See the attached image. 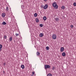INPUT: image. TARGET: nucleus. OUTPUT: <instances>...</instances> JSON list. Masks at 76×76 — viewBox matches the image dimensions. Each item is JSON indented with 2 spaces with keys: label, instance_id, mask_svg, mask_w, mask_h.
I'll use <instances>...</instances> for the list:
<instances>
[{
  "label": "nucleus",
  "instance_id": "nucleus-1",
  "mask_svg": "<svg viewBox=\"0 0 76 76\" xmlns=\"http://www.w3.org/2000/svg\"><path fill=\"white\" fill-rule=\"evenodd\" d=\"M53 7H54L56 9H57L58 8V5L56 4V2L53 4Z\"/></svg>",
  "mask_w": 76,
  "mask_h": 76
},
{
  "label": "nucleus",
  "instance_id": "nucleus-2",
  "mask_svg": "<svg viewBox=\"0 0 76 76\" xmlns=\"http://www.w3.org/2000/svg\"><path fill=\"white\" fill-rule=\"evenodd\" d=\"M50 67L49 65H45V69H50Z\"/></svg>",
  "mask_w": 76,
  "mask_h": 76
},
{
  "label": "nucleus",
  "instance_id": "nucleus-3",
  "mask_svg": "<svg viewBox=\"0 0 76 76\" xmlns=\"http://www.w3.org/2000/svg\"><path fill=\"white\" fill-rule=\"evenodd\" d=\"M52 38L53 39H56L57 38V36L56 34H54L52 35Z\"/></svg>",
  "mask_w": 76,
  "mask_h": 76
},
{
  "label": "nucleus",
  "instance_id": "nucleus-4",
  "mask_svg": "<svg viewBox=\"0 0 76 76\" xmlns=\"http://www.w3.org/2000/svg\"><path fill=\"white\" fill-rule=\"evenodd\" d=\"M64 50V48L63 47H62L61 48L60 51L61 52H63Z\"/></svg>",
  "mask_w": 76,
  "mask_h": 76
},
{
  "label": "nucleus",
  "instance_id": "nucleus-5",
  "mask_svg": "<svg viewBox=\"0 0 76 76\" xmlns=\"http://www.w3.org/2000/svg\"><path fill=\"white\" fill-rule=\"evenodd\" d=\"M48 5L47 4L45 5L44 7V9H47V8L48 7Z\"/></svg>",
  "mask_w": 76,
  "mask_h": 76
},
{
  "label": "nucleus",
  "instance_id": "nucleus-6",
  "mask_svg": "<svg viewBox=\"0 0 76 76\" xmlns=\"http://www.w3.org/2000/svg\"><path fill=\"white\" fill-rule=\"evenodd\" d=\"M5 16H6V14L5 13H3L2 14V16L3 18H4L5 17Z\"/></svg>",
  "mask_w": 76,
  "mask_h": 76
},
{
  "label": "nucleus",
  "instance_id": "nucleus-7",
  "mask_svg": "<svg viewBox=\"0 0 76 76\" xmlns=\"http://www.w3.org/2000/svg\"><path fill=\"white\" fill-rule=\"evenodd\" d=\"M21 67L22 69H25V66L23 65H22L21 66Z\"/></svg>",
  "mask_w": 76,
  "mask_h": 76
},
{
  "label": "nucleus",
  "instance_id": "nucleus-8",
  "mask_svg": "<svg viewBox=\"0 0 76 76\" xmlns=\"http://www.w3.org/2000/svg\"><path fill=\"white\" fill-rule=\"evenodd\" d=\"M62 56L64 57H65L66 56V53H65L64 52L62 53Z\"/></svg>",
  "mask_w": 76,
  "mask_h": 76
},
{
  "label": "nucleus",
  "instance_id": "nucleus-9",
  "mask_svg": "<svg viewBox=\"0 0 76 76\" xmlns=\"http://www.w3.org/2000/svg\"><path fill=\"white\" fill-rule=\"evenodd\" d=\"M39 36L40 37H43V34L41 33L40 34Z\"/></svg>",
  "mask_w": 76,
  "mask_h": 76
},
{
  "label": "nucleus",
  "instance_id": "nucleus-10",
  "mask_svg": "<svg viewBox=\"0 0 76 76\" xmlns=\"http://www.w3.org/2000/svg\"><path fill=\"white\" fill-rule=\"evenodd\" d=\"M36 21L37 23H38L39 22V20H38V18L36 19Z\"/></svg>",
  "mask_w": 76,
  "mask_h": 76
},
{
  "label": "nucleus",
  "instance_id": "nucleus-11",
  "mask_svg": "<svg viewBox=\"0 0 76 76\" xmlns=\"http://www.w3.org/2000/svg\"><path fill=\"white\" fill-rule=\"evenodd\" d=\"M36 54L37 56H39V55H40V53L39 52H37L36 53Z\"/></svg>",
  "mask_w": 76,
  "mask_h": 76
},
{
  "label": "nucleus",
  "instance_id": "nucleus-12",
  "mask_svg": "<svg viewBox=\"0 0 76 76\" xmlns=\"http://www.w3.org/2000/svg\"><path fill=\"white\" fill-rule=\"evenodd\" d=\"M43 19L44 20H47V17L45 16H44L43 18Z\"/></svg>",
  "mask_w": 76,
  "mask_h": 76
},
{
  "label": "nucleus",
  "instance_id": "nucleus-13",
  "mask_svg": "<svg viewBox=\"0 0 76 76\" xmlns=\"http://www.w3.org/2000/svg\"><path fill=\"white\" fill-rule=\"evenodd\" d=\"M55 19L56 21H58V20H59V19H58V18H56Z\"/></svg>",
  "mask_w": 76,
  "mask_h": 76
},
{
  "label": "nucleus",
  "instance_id": "nucleus-14",
  "mask_svg": "<svg viewBox=\"0 0 76 76\" xmlns=\"http://www.w3.org/2000/svg\"><path fill=\"white\" fill-rule=\"evenodd\" d=\"M47 76H52L53 75H52V74H51V73H49L47 75Z\"/></svg>",
  "mask_w": 76,
  "mask_h": 76
},
{
  "label": "nucleus",
  "instance_id": "nucleus-15",
  "mask_svg": "<svg viewBox=\"0 0 76 76\" xmlns=\"http://www.w3.org/2000/svg\"><path fill=\"white\" fill-rule=\"evenodd\" d=\"M2 45L0 44V51H1V48H2Z\"/></svg>",
  "mask_w": 76,
  "mask_h": 76
},
{
  "label": "nucleus",
  "instance_id": "nucleus-16",
  "mask_svg": "<svg viewBox=\"0 0 76 76\" xmlns=\"http://www.w3.org/2000/svg\"><path fill=\"white\" fill-rule=\"evenodd\" d=\"M61 9L64 10V9L65 8V7L64 6H62L61 7Z\"/></svg>",
  "mask_w": 76,
  "mask_h": 76
},
{
  "label": "nucleus",
  "instance_id": "nucleus-17",
  "mask_svg": "<svg viewBox=\"0 0 76 76\" xmlns=\"http://www.w3.org/2000/svg\"><path fill=\"white\" fill-rule=\"evenodd\" d=\"M12 37H10V41H12Z\"/></svg>",
  "mask_w": 76,
  "mask_h": 76
},
{
  "label": "nucleus",
  "instance_id": "nucleus-18",
  "mask_svg": "<svg viewBox=\"0 0 76 76\" xmlns=\"http://www.w3.org/2000/svg\"><path fill=\"white\" fill-rule=\"evenodd\" d=\"M2 24L3 25H6V23L5 22H4V21L2 23Z\"/></svg>",
  "mask_w": 76,
  "mask_h": 76
},
{
  "label": "nucleus",
  "instance_id": "nucleus-19",
  "mask_svg": "<svg viewBox=\"0 0 76 76\" xmlns=\"http://www.w3.org/2000/svg\"><path fill=\"white\" fill-rule=\"evenodd\" d=\"M4 39H7V36L5 35L4 37Z\"/></svg>",
  "mask_w": 76,
  "mask_h": 76
},
{
  "label": "nucleus",
  "instance_id": "nucleus-20",
  "mask_svg": "<svg viewBox=\"0 0 76 76\" xmlns=\"http://www.w3.org/2000/svg\"><path fill=\"white\" fill-rule=\"evenodd\" d=\"M34 16H35V17H37V13H35L34 14Z\"/></svg>",
  "mask_w": 76,
  "mask_h": 76
},
{
  "label": "nucleus",
  "instance_id": "nucleus-21",
  "mask_svg": "<svg viewBox=\"0 0 76 76\" xmlns=\"http://www.w3.org/2000/svg\"><path fill=\"white\" fill-rule=\"evenodd\" d=\"M46 50H49V47L48 46L46 47Z\"/></svg>",
  "mask_w": 76,
  "mask_h": 76
},
{
  "label": "nucleus",
  "instance_id": "nucleus-22",
  "mask_svg": "<svg viewBox=\"0 0 76 76\" xmlns=\"http://www.w3.org/2000/svg\"><path fill=\"white\" fill-rule=\"evenodd\" d=\"M39 26L40 27H42L43 26V25L42 24H40Z\"/></svg>",
  "mask_w": 76,
  "mask_h": 76
},
{
  "label": "nucleus",
  "instance_id": "nucleus-23",
  "mask_svg": "<svg viewBox=\"0 0 76 76\" xmlns=\"http://www.w3.org/2000/svg\"><path fill=\"white\" fill-rule=\"evenodd\" d=\"M32 74L33 75H34L35 74V72H32Z\"/></svg>",
  "mask_w": 76,
  "mask_h": 76
},
{
  "label": "nucleus",
  "instance_id": "nucleus-24",
  "mask_svg": "<svg viewBox=\"0 0 76 76\" xmlns=\"http://www.w3.org/2000/svg\"><path fill=\"white\" fill-rule=\"evenodd\" d=\"M15 35H16V37H18V35H19V34H17V33H16Z\"/></svg>",
  "mask_w": 76,
  "mask_h": 76
},
{
  "label": "nucleus",
  "instance_id": "nucleus-25",
  "mask_svg": "<svg viewBox=\"0 0 76 76\" xmlns=\"http://www.w3.org/2000/svg\"><path fill=\"white\" fill-rule=\"evenodd\" d=\"M54 69H55V67L54 66H53L52 67V69L54 70Z\"/></svg>",
  "mask_w": 76,
  "mask_h": 76
},
{
  "label": "nucleus",
  "instance_id": "nucleus-26",
  "mask_svg": "<svg viewBox=\"0 0 76 76\" xmlns=\"http://www.w3.org/2000/svg\"><path fill=\"white\" fill-rule=\"evenodd\" d=\"M74 5L75 6H76V3H74Z\"/></svg>",
  "mask_w": 76,
  "mask_h": 76
},
{
  "label": "nucleus",
  "instance_id": "nucleus-27",
  "mask_svg": "<svg viewBox=\"0 0 76 76\" xmlns=\"http://www.w3.org/2000/svg\"><path fill=\"white\" fill-rule=\"evenodd\" d=\"M70 27L71 28H72L73 27V25H71Z\"/></svg>",
  "mask_w": 76,
  "mask_h": 76
},
{
  "label": "nucleus",
  "instance_id": "nucleus-28",
  "mask_svg": "<svg viewBox=\"0 0 76 76\" xmlns=\"http://www.w3.org/2000/svg\"><path fill=\"white\" fill-rule=\"evenodd\" d=\"M8 9H9V7H6L7 10H8Z\"/></svg>",
  "mask_w": 76,
  "mask_h": 76
},
{
  "label": "nucleus",
  "instance_id": "nucleus-29",
  "mask_svg": "<svg viewBox=\"0 0 76 76\" xmlns=\"http://www.w3.org/2000/svg\"><path fill=\"white\" fill-rule=\"evenodd\" d=\"M4 66H5L6 65V64L5 63H4Z\"/></svg>",
  "mask_w": 76,
  "mask_h": 76
},
{
  "label": "nucleus",
  "instance_id": "nucleus-30",
  "mask_svg": "<svg viewBox=\"0 0 76 76\" xmlns=\"http://www.w3.org/2000/svg\"><path fill=\"white\" fill-rule=\"evenodd\" d=\"M44 1H47V0H44Z\"/></svg>",
  "mask_w": 76,
  "mask_h": 76
},
{
  "label": "nucleus",
  "instance_id": "nucleus-31",
  "mask_svg": "<svg viewBox=\"0 0 76 76\" xmlns=\"http://www.w3.org/2000/svg\"><path fill=\"white\" fill-rule=\"evenodd\" d=\"M31 76H34V75H31Z\"/></svg>",
  "mask_w": 76,
  "mask_h": 76
},
{
  "label": "nucleus",
  "instance_id": "nucleus-32",
  "mask_svg": "<svg viewBox=\"0 0 76 76\" xmlns=\"http://www.w3.org/2000/svg\"><path fill=\"white\" fill-rule=\"evenodd\" d=\"M3 72H4V71H3Z\"/></svg>",
  "mask_w": 76,
  "mask_h": 76
},
{
  "label": "nucleus",
  "instance_id": "nucleus-33",
  "mask_svg": "<svg viewBox=\"0 0 76 76\" xmlns=\"http://www.w3.org/2000/svg\"><path fill=\"white\" fill-rule=\"evenodd\" d=\"M3 72H4V71H3Z\"/></svg>",
  "mask_w": 76,
  "mask_h": 76
}]
</instances>
